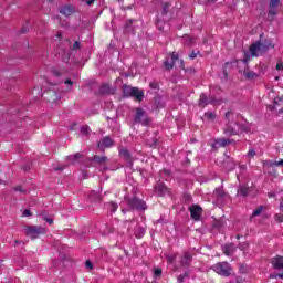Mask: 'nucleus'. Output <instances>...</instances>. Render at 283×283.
Listing matches in <instances>:
<instances>
[{"instance_id":"nucleus-38","label":"nucleus","mask_w":283,"mask_h":283,"mask_svg":"<svg viewBox=\"0 0 283 283\" xmlns=\"http://www.w3.org/2000/svg\"><path fill=\"white\" fill-rule=\"evenodd\" d=\"M239 249L240 251H247V249H249V243H240Z\"/></svg>"},{"instance_id":"nucleus-64","label":"nucleus","mask_w":283,"mask_h":283,"mask_svg":"<svg viewBox=\"0 0 283 283\" xmlns=\"http://www.w3.org/2000/svg\"><path fill=\"white\" fill-rule=\"evenodd\" d=\"M55 74V76H61V73H54Z\"/></svg>"},{"instance_id":"nucleus-2","label":"nucleus","mask_w":283,"mask_h":283,"mask_svg":"<svg viewBox=\"0 0 283 283\" xmlns=\"http://www.w3.org/2000/svg\"><path fill=\"white\" fill-rule=\"evenodd\" d=\"M262 50H269V46L262 44V42L256 41L250 46V51L244 52L243 62L249 63L251 61V56H260V52Z\"/></svg>"},{"instance_id":"nucleus-36","label":"nucleus","mask_w":283,"mask_h":283,"mask_svg":"<svg viewBox=\"0 0 283 283\" xmlns=\"http://www.w3.org/2000/svg\"><path fill=\"white\" fill-rule=\"evenodd\" d=\"M270 277L272 280H277V277H280V280H283V272L282 273H277V274H272V275H270Z\"/></svg>"},{"instance_id":"nucleus-29","label":"nucleus","mask_w":283,"mask_h":283,"mask_svg":"<svg viewBox=\"0 0 283 283\" xmlns=\"http://www.w3.org/2000/svg\"><path fill=\"white\" fill-rule=\"evenodd\" d=\"M91 132L92 129H90L87 125L81 127V134H83V136H87Z\"/></svg>"},{"instance_id":"nucleus-33","label":"nucleus","mask_w":283,"mask_h":283,"mask_svg":"<svg viewBox=\"0 0 283 283\" xmlns=\"http://www.w3.org/2000/svg\"><path fill=\"white\" fill-rule=\"evenodd\" d=\"M176 254H167L166 260H168L169 264H172V262H176Z\"/></svg>"},{"instance_id":"nucleus-57","label":"nucleus","mask_w":283,"mask_h":283,"mask_svg":"<svg viewBox=\"0 0 283 283\" xmlns=\"http://www.w3.org/2000/svg\"><path fill=\"white\" fill-rule=\"evenodd\" d=\"M71 129H72V132H74V130L76 129V124H73V125L71 126Z\"/></svg>"},{"instance_id":"nucleus-60","label":"nucleus","mask_w":283,"mask_h":283,"mask_svg":"<svg viewBox=\"0 0 283 283\" xmlns=\"http://www.w3.org/2000/svg\"><path fill=\"white\" fill-rule=\"evenodd\" d=\"M51 101H53V103L59 101V96H55V98H52Z\"/></svg>"},{"instance_id":"nucleus-34","label":"nucleus","mask_w":283,"mask_h":283,"mask_svg":"<svg viewBox=\"0 0 283 283\" xmlns=\"http://www.w3.org/2000/svg\"><path fill=\"white\" fill-rule=\"evenodd\" d=\"M270 167H283V159L279 161H271Z\"/></svg>"},{"instance_id":"nucleus-63","label":"nucleus","mask_w":283,"mask_h":283,"mask_svg":"<svg viewBox=\"0 0 283 283\" xmlns=\"http://www.w3.org/2000/svg\"><path fill=\"white\" fill-rule=\"evenodd\" d=\"M61 36H63V34H61V33H57V39H61Z\"/></svg>"},{"instance_id":"nucleus-42","label":"nucleus","mask_w":283,"mask_h":283,"mask_svg":"<svg viewBox=\"0 0 283 283\" xmlns=\"http://www.w3.org/2000/svg\"><path fill=\"white\" fill-rule=\"evenodd\" d=\"M85 266H86V269H90V270L94 269V264H93L92 261H90V260H87V261L85 262Z\"/></svg>"},{"instance_id":"nucleus-14","label":"nucleus","mask_w":283,"mask_h":283,"mask_svg":"<svg viewBox=\"0 0 283 283\" xmlns=\"http://www.w3.org/2000/svg\"><path fill=\"white\" fill-rule=\"evenodd\" d=\"M155 193H157V196H165L166 193H169V188H167L165 184H157L155 186Z\"/></svg>"},{"instance_id":"nucleus-52","label":"nucleus","mask_w":283,"mask_h":283,"mask_svg":"<svg viewBox=\"0 0 283 283\" xmlns=\"http://www.w3.org/2000/svg\"><path fill=\"white\" fill-rule=\"evenodd\" d=\"M112 145H113V142L109 138H107V147H112Z\"/></svg>"},{"instance_id":"nucleus-61","label":"nucleus","mask_w":283,"mask_h":283,"mask_svg":"<svg viewBox=\"0 0 283 283\" xmlns=\"http://www.w3.org/2000/svg\"><path fill=\"white\" fill-rule=\"evenodd\" d=\"M275 193H269V198H274Z\"/></svg>"},{"instance_id":"nucleus-56","label":"nucleus","mask_w":283,"mask_h":283,"mask_svg":"<svg viewBox=\"0 0 283 283\" xmlns=\"http://www.w3.org/2000/svg\"><path fill=\"white\" fill-rule=\"evenodd\" d=\"M157 28H158V30H164L163 27L160 25V21L159 20L157 21Z\"/></svg>"},{"instance_id":"nucleus-12","label":"nucleus","mask_w":283,"mask_h":283,"mask_svg":"<svg viewBox=\"0 0 283 283\" xmlns=\"http://www.w3.org/2000/svg\"><path fill=\"white\" fill-rule=\"evenodd\" d=\"M135 123H142V125H149V119H147V114L143 108H138L136 116H135Z\"/></svg>"},{"instance_id":"nucleus-43","label":"nucleus","mask_w":283,"mask_h":283,"mask_svg":"<svg viewBox=\"0 0 283 283\" xmlns=\"http://www.w3.org/2000/svg\"><path fill=\"white\" fill-rule=\"evenodd\" d=\"M274 220H275L276 222H283V216H282V214H275V216H274Z\"/></svg>"},{"instance_id":"nucleus-22","label":"nucleus","mask_w":283,"mask_h":283,"mask_svg":"<svg viewBox=\"0 0 283 283\" xmlns=\"http://www.w3.org/2000/svg\"><path fill=\"white\" fill-rule=\"evenodd\" d=\"M88 198H90L91 202H101V193H98L96 191H92L88 195Z\"/></svg>"},{"instance_id":"nucleus-13","label":"nucleus","mask_w":283,"mask_h":283,"mask_svg":"<svg viewBox=\"0 0 283 283\" xmlns=\"http://www.w3.org/2000/svg\"><path fill=\"white\" fill-rule=\"evenodd\" d=\"M119 155L122 156V158H124L125 161L128 163V167H132V165L134 164V158H132L129 150L127 148H122L119 150Z\"/></svg>"},{"instance_id":"nucleus-37","label":"nucleus","mask_w":283,"mask_h":283,"mask_svg":"<svg viewBox=\"0 0 283 283\" xmlns=\"http://www.w3.org/2000/svg\"><path fill=\"white\" fill-rule=\"evenodd\" d=\"M72 50H74V51L81 50V42L75 41V42L73 43Z\"/></svg>"},{"instance_id":"nucleus-15","label":"nucleus","mask_w":283,"mask_h":283,"mask_svg":"<svg viewBox=\"0 0 283 283\" xmlns=\"http://www.w3.org/2000/svg\"><path fill=\"white\" fill-rule=\"evenodd\" d=\"M227 145H231V140L227 138L217 139L212 144V149H219V147H227Z\"/></svg>"},{"instance_id":"nucleus-6","label":"nucleus","mask_w":283,"mask_h":283,"mask_svg":"<svg viewBox=\"0 0 283 283\" xmlns=\"http://www.w3.org/2000/svg\"><path fill=\"white\" fill-rule=\"evenodd\" d=\"M212 271H214V273H218V275H222L223 277H229V275H231V264H229L228 262H219L214 265H212Z\"/></svg>"},{"instance_id":"nucleus-16","label":"nucleus","mask_w":283,"mask_h":283,"mask_svg":"<svg viewBox=\"0 0 283 283\" xmlns=\"http://www.w3.org/2000/svg\"><path fill=\"white\" fill-rule=\"evenodd\" d=\"M83 158V154L76 153L75 155H70L66 157L67 163L70 165H76V163H81V159Z\"/></svg>"},{"instance_id":"nucleus-3","label":"nucleus","mask_w":283,"mask_h":283,"mask_svg":"<svg viewBox=\"0 0 283 283\" xmlns=\"http://www.w3.org/2000/svg\"><path fill=\"white\" fill-rule=\"evenodd\" d=\"M226 127L223 129L226 136H235L238 134V130L233 127V125H237L235 120V113L233 111L227 112L226 113Z\"/></svg>"},{"instance_id":"nucleus-47","label":"nucleus","mask_w":283,"mask_h":283,"mask_svg":"<svg viewBox=\"0 0 283 283\" xmlns=\"http://www.w3.org/2000/svg\"><path fill=\"white\" fill-rule=\"evenodd\" d=\"M177 280L178 283H185V276H182V274H180Z\"/></svg>"},{"instance_id":"nucleus-17","label":"nucleus","mask_w":283,"mask_h":283,"mask_svg":"<svg viewBox=\"0 0 283 283\" xmlns=\"http://www.w3.org/2000/svg\"><path fill=\"white\" fill-rule=\"evenodd\" d=\"M221 249H222L224 255H228V256L233 255V253H235V251H237V248L233 243L222 245Z\"/></svg>"},{"instance_id":"nucleus-26","label":"nucleus","mask_w":283,"mask_h":283,"mask_svg":"<svg viewBox=\"0 0 283 283\" xmlns=\"http://www.w3.org/2000/svg\"><path fill=\"white\" fill-rule=\"evenodd\" d=\"M264 211V206H260L252 212V218L260 216Z\"/></svg>"},{"instance_id":"nucleus-1","label":"nucleus","mask_w":283,"mask_h":283,"mask_svg":"<svg viewBox=\"0 0 283 283\" xmlns=\"http://www.w3.org/2000/svg\"><path fill=\"white\" fill-rule=\"evenodd\" d=\"M164 67L168 71L176 70L177 72H182L185 70V61L180 59L177 52H172L164 62Z\"/></svg>"},{"instance_id":"nucleus-44","label":"nucleus","mask_w":283,"mask_h":283,"mask_svg":"<svg viewBox=\"0 0 283 283\" xmlns=\"http://www.w3.org/2000/svg\"><path fill=\"white\" fill-rule=\"evenodd\" d=\"M23 216H24V218H29L30 216H32V211H30V209H25L23 211Z\"/></svg>"},{"instance_id":"nucleus-31","label":"nucleus","mask_w":283,"mask_h":283,"mask_svg":"<svg viewBox=\"0 0 283 283\" xmlns=\"http://www.w3.org/2000/svg\"><path fill=\"white\" fill-rule=\"evenodd\" d=\"M277 105H282L283 106V95L281 97H276L274 99V109H277Z\"/></svg>"},{"instance_id":"nucleus-10","label":"nucleus","mask_w":283,"mask_h":283,"mask_svg":"<svg viewBox=\"0 0 283 283\" xmlns=\"http://www.w3.org/2000/svg\"><path fill=\"white\" fill-rule=\"evenodd\" d=\"M207 105H216V98L208 97L205 93H201L199 98V107L205 108Z\"/></svg>"},{"instance_id":"nucleus-53","label":"nucleus","mask_w":283,"mask_h":283,"mask_svg":"<svg viewBox=\"0 0 283 283\" xmlns=\"http://www.w3.org/2000/svg\"><path fill=\"white\" fill-rule=\"evenodd\" d=\"M150 87H151L153 90H156V87H158V85H157L156 83H150Z\"/></svg>"},{"instance_id":"nucleus-21","label":"nucleus","mask_w":283,"mask_h":283,"mask_svg":"<svg viewBox=\"0 0 283 283\" xmlns=\"http://www.w3.org/2000/svg\"><path fill=\"white\" fill-rule=\"evenodd\" d=\"M73 12L74 8H72V6H66L60 9V14H64V17H70Z\"/></svg>"},{"instance_id":"nucleus-41","label":"nucleus","mask_w":283,"mask_h":283,"mask_svg":"<svg viewBox=\"0 0 283 283\" xmlns=\"http://www.w3.org/2000/svg\"><path fill=\"white\" fill-rule=\"evenodd\" d=\"M13 190H14V191H20V193H25V190H24L23 187H21V186H15V187L13 188Z\"/></svg>"},{"instance_id":"nucleus-8","label":"nucleus","mask_w":283,"mask_h":283,"mask_svg":"<svg viewBox=\"0 0 283 283\" xmlns=\"http://www.w3.org/2000/svg\"><path fill=\"white\" fill-rule=\"evenodd\" d=\"M277 6H280V0H270L268 17L270 21L277 15Z\"/></svg>"},{"instance_id":"nucleus-40","label":"nucleus","mask_w":283,"mask_h":283,"mask_svg":"<svg viewBox=\"0 0 283 283\" xmlns=\"http://www.w3.org/2000/svg\"><path fill=\"white\" fill-rule=\"evenodd\" d=\"M198 54H200V51H192L190 54H189V59L193 60L198 56Z\"/></svg>"},{"instance_id":"nucleus-58","label":"nucleus","mask_w":283,"mask_h":283,"mask_svg":"<svg viewBox=\"0 0 283 283\" xmlns=\"http://www.w3.org/2000/svg\"><path fill=\"white\" fill-rule=\"evenodd\" d=\"M55 171H63V167L55 168Z\"/></svg>"},{"instance_id":"nucleus-19","label":"nucleus","mask_w":283,"mask_h":283,"mask_svg":"<svg viewBox=\"0 0 283 283\" xmlns=\"http://www.w3.org/2000/svg\"><path fill=\"white\" fill-rule=\"evenodd\" d=\"M192 260H193V256L189 252H185L181 258L180 264L181 266H189Z\"/></svg>"},{"instance_id":"nucleus-7","label":"nucleus","mask_w":283,"mask_h":283,"mask_svg":"<svg viewBox=\"0 0 283 283\" xmlns=\"http://www.w3.org/2000/svg\"><path fill=\"white\" fill-rule=\"evenodd\" d=\"M128 207L130 209H137V211H145L147 209V205L145 203V201H143L136 197L128 200Z\"/></svg>"},{"instance_id":"nucleus-5","label":"nucleus","mask_w":283,"mask_h":283,"mask_svg":"<svg viewBox=\"0 0 283 283\" xmlns=\"http://www.w3.org/2000/svg\"><path fill=\"white\" fill-rule=\"evenodd\" d=\"M24 233L31 240H36V238H41V235H45V228L41 226H24Z\"/></svg>"},{"instance_id":"nucleus-35","label":"nucleus","mask_w":283,"mask_h":283,"mask_svg":"<svg viewBox=\"0 0 283 283\" xmlns=\"http://www.w3.org/2000/svg\"><path fill=\"white\" fill-rule=\"evenodd\" d=\"M154 275L155 277H160V275H163V270L160 268H156L154 270Z\"/></svg>"},{"instance_id":"nucleus-32","label":"nucleus","mask_w":283,"mask_h":283,"mask_svg":"<svg viewBox=\"0 0 283 283\" xmlns=\"http://www.w3.org/2000/svg\"><path fill=\"white\" fill-rule=\"evenodd\" d=\"M244 78H256L258 73H253V72H244L243 73Z\"/></svg>"},{"instance_id":"nucleus-55","label":"nucleus","mask_w":283,"mask_h":283,"mask_svg":"<svg viewBox=\"0 0 283 283\" xmlns=\"http://www.w3.org/2000/svg\"><path fill=\"white\" fill-rule=\"evenodd\" d=\"M25 32H28V28L23 27L21 30V34H25Z\"/></svg>"},{"instance_id":"nucleus-48","label":"nucleus","mask_w":283,"mask_h":283,"mask_svg":"<svg viewBox=\"0 0 283 283\" xmlns=\"http://www.w3.org/2000/svg\"><path fill=\"white\" fill-rule=\"evenodd\" d=\"M44 220H45V222H48V224H54V220H52L50 218H45Z\"/></svg>"},{"instance_id":"nucleus-46","label":"nucleus","mask_w":283,"mask_h":283,"mask_svg":"<svg viewBox=\"0 0 283 283\" xmlns=\"http://www.w3.org/2000/svg\"><path fill=\"white\" fill-rule=\"evenodd\" d=\"M65 85H70V87H72V85H74V82H72V80L67 78L64 81Z\"/></svg>"},{"instance_id":"nucleus-50","label":"nucleus","mask_w":283,"mask_h":283,"mask_svg":"<svg viewBox=\"0 0 283 283\" xmlns=\"http://www.w3.org/2000/svg\"><path fill=\"white\" fill-rule=\"evenodd\" d=\"M181 276L187 280L189 277V272H185L184 274H181Z\"/></svg>"},{"instance_id":"nucleus-30","label":"nucleus","mask_w":283,"mask_h":283,"mask_svg":"<svg viewBox=\"0 0 283 283\" xmlns=\"http://www.w3.org/2000/svg\"><path fill=\"white\" fill-rule=\"evenodd\" d=\"M205 118H208V120H216V113L207 112L205 113Z\"/></svg>"},{"instance_id":"nucleus-4","label":"nucleus","mask_w":283,"mask_h":283,"mask_svg":"<svg viewBox=\"0 0 283 283\" xmlns=\"http://www.w3.org/2000/svg\"><path fill=\"white\" fill-rule=\"evenodd\" d=\"M123 94L127 98H129V97L135 98V101H138L139 103H140V101H143V98H145V92H143L138 87H134V86H129V85L123 86Z\"/></svg>"},{"instance_id":"nucleus-62","label":"nucleus","mask_w":283,"mask_h":283,"mask_svg":"<svg viewBox=\"0 0 283 283\" xmlns=\"http://www.w3.org/2000/svg\"><path fill=\"white\" fill-rule=\"evenodd\" d=\"M14 244H15V245H17V244H21V241L15 240V241H14Z\"/></svg>"},{"instance_id":"nucleus-23","label":"nucleus","mask_w":283,"mask_h":283,"mask_svg":"<svg viewBox=\"0 0 283 283\" xmlns=\"http://www.w3.org/2000/svg\"><path fill=\"white\" fill-rule=\"evenodd\" d=\"M238 196L247 198L249 196V188L247 186H240L238 189Z\"/></svg>"},{"instance_id":"nucleus-11","label":"nucleus","mask_w":283,"mask_h":283,"mask_svg":"<svg viewBox=\"0 0 283 283\" xmlns=\"http://www.w3.org/2000/svg\"><path fill=\"white\" fill-rule=\"evenodd\" d=\"M189 211L192 220L198 222V220H200V217L202 216V208L198 205H193L189 208Z\"/></svg>"},{"instance_id":"nucleus-24","label":"nucleus","mask_w":283,"mask_h":283,"mask_svg":"<svg viewBox=\"0 0 283 283\" xmlns=\"http://www.w3.org/2000/svg\"><path fill=\"white\" fill-rule=\"evenodd\" d=\"M93 160L94 163H97V165H105V163H107V157L95 155Z\"/></svg>"},{"instance_id":"nucleus-18","label":"nucleus","mask_w":283,"mask_h":283,"mask_svg":"<svg viewBox=\"0 0 283 283\" xmlns=\"http://www.w3.org/2000/svg\"><path fill=\"white\" fill-rule=\"evenodd\" d=\"M272 265L273 269H276V271H282L283 269V256H275L272 259Z\"/></svg>"},{"instance_id":"nucleus-39","label":"nucleus","mask_w":283,"mask_h":283,"mask_svg":"<svg viewBox=\"0 0 283 283\" xmlns=\"http://www.w3.org/2000/svg\"><path fill=\"white\" fill-rule=\"evenodd\" d=\"M99 94H107V84L101 86Z\"/></svg>"},{"instance_id":"nucleus-9","label":"nucleus","mask_w":283,"mask_h":283,"mask_svg":"<svg viewBox=\"0 0 283 283\" xmlns=\"http://www.w3.org/2000/svg\"><path fill=\"white\" fill-rule=\"evenodd\" d=\"M213 198L216 199L217 205H223L224 199L229 198V195L222 188H217L213 192Z\"/></svg>"},{"instance_id":"nucleus-20","label":"nucleus","mask_w":283,"mask_h":283,"mask_svg":"<svg viewBox=\"0 0 283 283\" xmlns=\"http://www.w3.org/2000/svg\"><path fill=\"white\" fill-rule=\"evenodd\" d=\"M105 149H107V137L97 143V151L105 154Z\"/></svg>"},{"instance_id":"nucleus-51","label":"nucleus","mask_w":283,"mask_h":283,"mask_svg":"<svg viewBox=\"0 0 283 283\" xmlns=\"http://www.w3.org/2000/svg\"><path fill=\"white\" fill-rule=\"evenodd\" d=\"M95 0H86V6H92Z\"/></svg>"},{"instance_id":"nucleus-59","label":"nucleus","mask_w":283,"mask_h":283,"mask_svg":"<svg viewBox=\"0 0 283 283\" xmlns=\"http://www.w3.org/2000/svg\"><path fill=\"white\" fill-rule=\"evenodd\" d=\"M187 39H188V43H192V42H193V40L191 39V36H188Z\"/></svg>"},{"instance_id":"nucleus-25","label":"nucleus","mask_w":283,"mask_h":283,"mask_svg":"<svg viewBox=\"0 0 283 283\" xmlns=\"http://www.w3.org/2000/svg\"><path fill=\"white\" fill-rule=\"evenodd\" d=\"M135 235L137 238H143L145 235V229L143 227L136 226Z\"/></svg>"},{"instance_id":"nucleus-54","label":"nucleus","mask_w":283,"mask_h":283,"mask_svg":"<svg viewBox=\"0 0 283 283\" xmlns=\"http://www.w3.org/2000/svg\"><path fill=\"white\" fill-rule=\"evenodd\" d=\"M132 23H134V20H129L127 23H126V28H129L132 25Z\"/></svg>"},{"instance_id":"nucleus-45","label":"nucleus","mask_w":283,"mask_h":283,"mask_svg":"<svg viewBox=\"0 0 283 283\" xmlns=\"http://www.w3.org/2000/svg\"><path fill=\"white\" fill-rule=\"evenodd\" d=\"M255 156V151L253 149L248 151V158H253Z\"/></svg>"},{"instance_id":"nucleus-28","label":"nucleus","mask_w":283,"mask_h":283,"mask_svg":"<svg viewBox=\"0 0 283 283\" xmlns=\"http://www.w3.org/2000/svg\"><path fill=\"white\" fill-rule=\"evenodd\" d=\"M109 209H111V213H115V211L118 210V203L111 201L108 205Z\"/></svg>"},{"instance_id":"nucleus-49","label":"nucleus","mask_w":283,"mask_h":283,"mask_svg":"<svg viewBox=\"0 0 283 283\" xmlns=\"http://www.w3.org/2000/svg\"><path fill=\"white\" fill-rule=\"evenodd\" d=\"M234 63H232V62H227L226 63V70H229V67H231V65H233Z\"/></svg>"},{"instance_id":"nucleus-27","label":"nucleus","mask_w":283,"mask_h":283,"mask_svg":"<svg viewBox=\"0 0 283 283\" xmlns=\"http://www.w3.org/2000/svg\"><path fill=\"white\" fill-rule=\"evenodd\" d=\"M171 8V3L169 2H165L164 6H163V12L161 14H168L169 13V9Z\"/></svg>"}]
</instances>
